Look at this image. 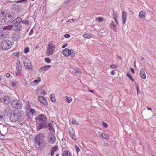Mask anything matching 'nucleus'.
<instances>
[{
    "label": "nucleus",
    "instance_id": "obj_1",
    "mask_svg": "<svg viewBox=\"0 0 156 156\" xmlns=\"http://www.w3.org/2000/svg\"><path fill=\"white\" fill-rule=\"evenodd\" d=\"M44 134L43 133L37 135L34 139L35 147L38 150H42L46 146V142L44 140Z\"/></svg>",
    "mask_w": 156,
    "mask_h": 156
},
{
    "label": "nucleus",
    "instance_id": "obj_2",
    "mask_svg": "<svg viewBox=\"0 0 156 156\" xmlns=\"http://www.w3.org/2000/svg\"><path fill=\"white\" fill-rule=\"evenodd\" d=\"M37 119L39 121V124H37V129L38 130L43 127L47 126L48 122L46 116L44 114H42L37 116Z\"/></svg>",
    "mask_w": 156,
    "mask_h": 156
},
{
    "label": "nucleus",
    "instance_id": "obj_3",
    "mask_svg": "<svg viewBox=\"0 0 156 156\" xmlns=\"http://www.w3.org/2000/svg\"><path fill=\"white\" fill-rule=\"evenodd\" d=\"M21 112L17 110L12 111L9 116V119L12 122H15L16 121H20L21 117Z\"/></svg>",
    "mask_w": 156,
    "mask_h": 156
},
{
    "label": "nucleus",
    "instance_id": "obj_4",
    "mask_svg": "<svg viewBox=\"0 0 156 156\" xmlns=\"http://www.w3.org/2000/svg\"><path fill=\"white\" fill-rule=\"evenodd\" d=\"M23 61L24 67L27 69L32 70L33 66L30 61L28 58L26 56L23 58Z\"/></svg>",
    "mask_w": 156,
    "mask_h": 156
},
{
    "label": "nucleus",
    "instance_id": "obj_5",
    "mask_svg": "<svg viewBox=\"0 0 156 156\" xmlns=\"http://www.w3.org/2000/svg\"><path fill=\"white\" fill-rule=\"evenodd\" d=\"M14 19V16L13 14L11 12H9L5 15L4 19V22L8 23H12Z\"/></svg>",
    "mask_w": 156,
    "mask_h": 156
},
{
    "label": "nucleus",
    "instance_id": "obj_6",
    "mask_svg": "<svg viewBox=\"0 0 156 156\" xmlns=\"http://www.w3.org/2000/svg\"><path fill=\"white\" fill-rule=\"evenodd\" d=\"M12 45V43L11 41L6 40L3 41L1 44L2 49L4 50H8L10 48Z\"/></svg>",
    "mask_w": 156,
    "mask_h": 156
},
{
    "label": "nucleus",
    "instance_id": "obj_7",
    "mask_svg": "<svg viewBox=\"0 0 156 156\" xmlns=\"http://www.w3.org/2000/svg\"><path fill=\"white\" fill-rule=\"evenodd\" d=\"M11 105L13 108L18 109H21L22 106V102L17 100H13L11 102Z\"/></svg>",
    "mask_w": 156,
    "mask_h": 156
},
{
    "label": "nucleus",
    "instance_id": "obj_8",
    "mask_svg": "<svg viewBox=\"0 0 156 156\" xmlns=\"http://www.w3.org/2000/svg\"><path fill=\"white\" fill-rule=\"evenodd\" d=\"M47 141L49 143L53 144L56 141V139L54 135L51 133H49L47 136Z\"/></svg>",
    "mask_w": 156,
    "mask_h": 156
},
{
    "label": "nucleus",
    "instance_id": "obj_9",
    "mask_svg": "<svg viewBox=\"0 0 156 156\" xmlns=\"http://www.w3.org/2000/svg\"><path fill=\"white\" fill-rule=\"evenodd\" d=\"M1 98V102L4 104H8L10 101V97L8 95H2Z\"/></svg>",
    "mask_w": 156,
    "mask_h": 156
},
{
    "label": "nucleus",
    "instance_id": "obj_10",
    "mask_svg": "<svg viewBox=\"0 0 156 156\" xmlns=\"http://www.w3.org/2000/svg\"><path fill=\"white\" fill-rule=\"evenodd\" d=\"M13 24L11 27H12L14 30L16 31H18L20 30L22 28V26L20 23H12Z\"/></svg>",
    "mask_w": 156,
    "mask_h": 156
},
{
    "label": "nucleus",
    "instance_id": "obj_11",
    "mask_svg": "<svg viewBox=\"0 0 156 156\" xmlns=\"http://www.w3.org/2000/svg\"><path fill=\"white\" fill-rule=\"evenodd\" d=\"M73 51H71L68 48H65L63 51V54L66 56H68L71 55L73 53Z\"/></svg>",
    "mask_w": 156,
    "mask_h": 156
},
{
    "label": "nucleus",
    "instance_id": "obj_12",
    "mask_svg": "<svg viewBox=\"0 0 156 156\" xmlns=\"http://www.w3.org/2000/svg\"><path fill=\"white\" fill-rule=\"evenodd\" d=\"M38 100L40 103L43 104L44 106H47L48 105L47 101L44 97L41 96H39Z\"/></svg>",
    "mask_w": 156,
    "mask_h": 156
},
{
    "label": "nucleus",
    "instance_id": "obj_13",
    "mask_svg": "<svg viewBox=\"0 0 156 156\" xmlns=\"http://www.w3.org/2000/svg\"><path fill=\"white\" fill-rule=\"evenodd\" d=\"M51 67V66L50 65L42 66L40 68L39 71L40 73H44L45 71H47Z\"/></svg>",
    "mask_w": 156,
    "mask_h": 156
},
{
    "label": "nucleus",
    "instance_id": "obj_14",
    "mask_svg": "<svg viewBox=\"0 0 156 156\" xmlns=\"http://www.w3.org/2000/svg\"><path fill=\"white\" fill-rule=\"evenodd\" d=\"M16 69L18 71H21L22 69L21 62L20 60H18L16 63Z\"/></svg>",
    "mask_w": 156,
    "mask_h": 156
},
{
    "label": "nucleus",
    "instance_id": "obj_15",
    "mask_svg": "<svg viewBox=\"0 0 156 156\" xmlns=\"http://www.w3.org/2000/svg\"><path fill=\"white\" fill-rule=\"evenodd\" d=\"M126 12L124 11L122 12V22L123 25H124L126 22L127 18V14Z\"/></svg>",
    "mask_w": 156,
    "mask_h": 156
},
{
    "label": "nucleus",
    "instance_id": "obj_16",
    "mask_svg": "<svg viewBox=\"0 0 156 156\" xmlns=\"http://www.w3.org/2000/svg\"><path fill=\"white\" fill-rule=\"evenodd\" d=\"M141 77L143 79H145L146 78V74L145 73L144 70L143 68L140 69V73Z\"/></svg>",
    "mask_w": 156,
    "mask_h": 156
},
{
    "label": "nucleus",
    "instance_id": "obj_17",
    "mask_svg": "<svg viewBox=\"0 0 156 156\" xmlns=\"http://www.w3.org/2000/svg\"><path fill=\"white\" fill-rule=\"evenodd\" d=\"M5 10L2 9L0 10V21H2L4 19L5 16Z\"/></svg>",
    "mask_w": 156,
    "mask_h": 156
},
{
    "label": "nucleus",
    "instance_id": "obj_18",
    "mask_svg": "<svg viewBox=\"0 0 156 156\" xmlns=\"http://www.w3.org/2000/svg\"><path fill=\"white\" fill-rule=\"evenodd\" d=\"M55 49L48 48L46 55L48 56L50 55H52L54 52Z\"/></svg>",
    "mask_w": 156,
    "mask_h": 156
},
{
    "label": "nucleus",
    "instance_id": "obj_19",
    "mask_svg": "<svg viewBox=\"0 0 156 156\" xmlns=\"http://www.w3.org/2000/svg\"><path fill=\"white\" fill-rule=\"evenodd\" d=\"M58 150V146H55L53 147L51 149L50 153L51 156H53L54 155V153L55 151Z\"/></svg>",
    "mask_w": 156,
    "mask_h": 156
},
{
    "label": "nucleus",
    "instance_id": "obj_20",
    "mask_svg": "<svg viewBox=\"0 0 156 156\" xmlns=\"http://www.w3.org/2000/svg\"><path fill=\"white\" fill-rule=\"evenodd\" d=\"M11 111V107L9 106H6L4 110L6 115H7Z\"/></svg>",
    "mask_w": 156,
    "mask_h": 156
},
{
    "label": "nucleus",
    "instance_id": "obj_21",
    "mask_svg": "<svg viewBox=\"0 0 156 156\" xmlns=\"http://www.w3.org/2000/svg\"><path fill=\"white\" fill-rule=\"evenodd\" d=\"M22 19L20 17H18L16 19L12 21V23H21Z\"/></svg>",
    "mask_w": 156,
    "mask_h": 156
},
{
    "label": "nucleus",
    "instance_id": "obj_22",
    "mask_svg": "<svg viewBox=\"0 0 156 156\" xmlns=\"http://www.w3.org/2000/svg\"><path fill=\"white\" fill-rule=\"evenodd\" d=\"M62 156H72L71 153L68 151H64L62 154Z\"/></svg>",
    "mask_w": 156,
    "mask_h": 156
},
{
    "label": "nucleus",
    "instance_id": "obj_23",
    "mask_svg": "<svg viewBox=\"0 0 156 156\" xmlns=\"http://www.w3.org/2000/svg\"><path fill=\"white\" fill-rule=\"evenodd\" d=\"M48 47L49 48L55 49V45H54L52 43L49 42L48 44Z\"/></svg>",
    "mask_w": 156,
    "mask_h": 156
},
{
    "label": "nucleus",
    "instance_id": "obj_24",
    "mask_svg": "<svg viewBox=\"0 0 156 156\" xmlns=\"http://www.w3.org/2000/svg\"><path fill=\"white\" fill-rule=\"evenodd\" d=\"M92 35L90 33L84 34L83 35V37L86 38H89L92 37Z\"/></svg>",
    "mask_w": 156,
    "mask_h": 156
},
{
    "label": "nucleus",
    "instance_id": "obj_25",
    "mask_svg": "<svg viewBox=\"0 0 156 156\" xmlns=\"http://www.w3.org/2000/svg\"><path fill=\"white\" fill-rule=\"evenodd\" d=\"M4 30H3L0 32V39L3 38L6 36V34L5 33Z\"/></svg>",
    "mask_w": 156,
    "mask_h": 156
},
{
    "label": "nucleus",
    "instance_id": "obj_26",
    "mask_svg": "<svg viewBox=\"0 0 156 156\" xmlns=\"http://www.w3.org/2000/svg\"><path fill=\"white\" fill-rule=\"evenodd\" d=\"M145 13L142 11H140L139 13V16L141 18H145Z\"/></svg>",
    "mask_w": 156,
    "mask_h": 156
},
{
    "label": "nucleus",
    "instance_id": "obj_27",
    "mask_svg": "<svg viewBox=\"0 0 156 156\" xmlns=\"http://www.w3.org/2000/svg\"><path fill=\"white\" fill-rule=\"evenodd\" d=\"M28 0H21L18 1H16L15 0H14L13 1H11V2H16L18 3H22L23 2H24V3H26L27 2Z\"/></svg>",
    "mask_w": 156,
    "mask_h": 156
},
{
    "label": "nucleus",
    "instance_id": "obj_28",
    "mask_svg": "<svg viewBox=\"0 0 156 156\" xmlns=\"http://www.w3.org/2000/svg\"><path fill=\"white\" fill-rule=\"evenodd\" d=\"M66 101L68 103H70L72 101V99L70 97H69L68 96H66Z\"/></svg>",
    "mask_w": 156,
    "mask_h": 156
},
{
    "label": "nucleus",
    "instance_id": "obj_29",
    "mask_svg": "<svg viewBox=\"0 0 156 156\" xmlns=\"http://www.w3.org/2000/svg\"><path fill=\"white\" fill-rule=\"evenodd\" d=\"M98 135L99 137H101L104 139L105 137L104 135H105V133H103L102 132L99 131L98 132Z\"/></svg>",
    "mask_w": 156,
    "mask_h": 156
},
{
    "label": "nucleus",
    "instance_id": "obj_30",
    "mask_svg": "<svg viewBox=\"0 0 156 156\" xmlns=\"http://www.w3.org/2000/svg\"><path fill=\"white\" fill-rule=\"evenodd\" d=\"M69 130L70 134L71 136L75 134L73 130V129L72 128H69Z\"/></svg>",
    "mask_w": 156,
    "mask_h": 156
},
{
    "label": "nucleus",
    "instance_id": "obj_31",
    "mask_svg": "<svg viewBox=\"0 0 156 156\" xmlns=\"http://www.w3.org/2000/svg\"><path fill=\"white\" fill-rule=\"evenodd\" d=\"M41 81V79L40 78H39V79L37 80H35L33 82V83H34V85H37L38 83L40 82Z\"/></svg>",
    "mask_w": 156,
    "mask_h": 156
},
{
    "label": "nucleus",
    "instance_id": "obj_32",
    "mask_svg": "<svg viewBox=\"0 0 156 156\" xmlns=\"http://www.w3.org/2000/svg\"><path fill=\"white\" fill-rule=\"evenodd\" d=\"M12 25H10L9 26L5 27L3 28V30H11L12 27H11Z\"/></svg>",
    "mask_w": 156,
    "mask_h": 156
},
{
    "label": "nucleus",
    "instance_id": "obj_33",
    "mask_svg": "<svg viewBox=\"0 0 156 156\" xmlns=\"http://www.w3.org/2000/svg\"><path fill=\"white\" fill-rule=\"evenodd\" d=\"M50 98L51 101L53 102H55L56 100L55 98L53 97L52 94H51L50 95Z\"/></svg>",
    "mask_w": 156,
    "mask_h": 156
},
{
    "label": "nucleus",
    "instance_id": "obj_34",
    "mask_svg": "<svg viewBox=\"0 0 156 156\" xmlns=\"http://www.w3.org/2000/svg\"><path fill=\"white\" fill-rule=\"evenodd\" d=\"M21 23L23 24L28 25L29 24V21L28 20L25 21L22 20Z\"/></svg>",
    "mask_w": 156,
    "mask_h": 156
},
{
    "label": "nucleus",
    "instance_id": "obj_35",
    "mask_svg": "<svg viewBox=\"0 0 156 156\" xmlns=\"http://www.w3.org/2000/svg\"><path fill=\"white\" fill-rule=\"evenodd\" d=\"M72 123L73 124L75 125L76 126L79 125L78 123H77L75 119H73L72 121Z\"/></svg>",
    "mask_w": 156,
    "mask_h": 156
},
{
    "label": "nucleus",
    "instance_id": "obj_36",
    "mask_svg": "<svg viewBox=\"0 0 156 156\" xmlns=\"http://www.w3.org/2000/svg\"><path fill=\"white\" fill-rule=\"evenodd\" d=\"M127 76L130 79L133 81H134V79L131 76L130 74H129L128 73H127Z\"/></svg>",
    "mask_w": 156,
    "mask_h": 156
},
{
    "label": "nucleus",
    "instance_id": "obj_37",
    "mask_svg": "<svg viewBox=\"0 0 156 156\" xmlns=\"http://www.w3.org/2000/svg\"><path fill=\"white\" fill-rule=\"evenodd\" d=\"M45 61L48 63H50L51 62V60L49 58H45Z\"/></svg>",
    "mask_w": 156,
    "mask_h": 156
},
{
    "label": "nucleus",
    "instance_id": "obj_38",
    "mask_svg": "<svg viewBox=\"0 0 156 156\" xmlns=\"http://www.w3.org/2000/svg\"><path fill=\"white\" fill-rule=\"evenodd\" d=\"M112 28L113 29H115L116 27L114 23V22L113 21H112V23L111 24Z\"/></svg>",
    "mask_w": 156,
    "mask_h": 156
},
{
    "label": "nucleus",
    "instance_id": "obj_39",
    "mask_svg": "<svg viewBox=\"0 0 156 156\" xmlns=\"http://www.w3.org/2000/svg\"><path fill=\"white\" fill-rule=\"evenodd\" d=\"M35 110L32 108H31L29 110L28 113L33 114V113L35 112Z\"/></svg>",
    "mask_w": 156,
    "mask_h": 156
},
{
    "label": "nucleus",
    "instance_id": "obj_40",
    "mask_svg": "<svg viewBox=\"0 0 156 156\" xmlns=\"http://www.w3.org/2000/svg\"><path fill=\"white\" fill-rule=\"evenodd\" d=\"M75 147L77 153L79 152L80 151V149L79 147L78 146L76 145L75 146Z\"/></svg>",
    "mask_w": 156,
    "mask_h": 156
},
{
    "label": "nucleus",
    "instance_id": "obj_41",
    "mask_svg": "<svg viewBox=\"0 0 156 156\" xmlns=\"http://www.w3.org/2000/svg\"><path fill=\"white\" fill-rule=\"evenodd\" d=\"M96 20L98 22H102L103 21V19L102 17H99L96 19Z\"/></svg>",
    "mask_w": 156,
    "mask_h": 156
},
{
    "label": "nucleus",
    "instance_id": "obj_42",
    "mask_svg": "<svg viewBox=\"0 0 156 156\" xmlns=\"http://www.w3.org/2000/svg\"><path fill=\"white\" fill-rule=\"evenodd\" d=\"M74 72L75 73H79V69L77 68H75L73 70Z\"/></svg>",
    "mask_w": 156,
    "mask_h": 156
},
{
    "label": "nucleus",
    "instance_id": "obj_43",
    "mask_svg": "<svg viewBox=\"0 0 156 156\" xmlns=\"http://www.w3.org/2000/svg\"><path fill=\"white\" fill-rule=\"evenodd\" d=\"M29 51V48L28 47H26L24 49V52L25 53H27Z\"/></svg>",
    "mask_w": 156,
    "mask_h": 156
},
{
    "label": "nucleus",
    "instance_id": "obj_44",
    "mask_svg": "<svg viewBox=\"0 0 156 156\" xmlns=\"http://www.w3.org/2000/svg\"><path fill=\"white\" fill-rule=\"evenodd\" d=\"M102 124L103 126L105 128H106L108 127V126L107 123L104 122H102Z\"/></svg>",
    "mask_w": 156,
    "mask_h": 156
},
{
    "label": "nucleus",
    "instance_id": "obj_45",
    "mask_svg": "<svg viewBox=\"0 0 156 156\" xmlns=\"http://www.w3.org/2000/svg\"><path fill=\"white\" fill-rule=\"evenodd\" d=\"M27 115L29 118L30 119H32L33 118V115L32 114H27Z\"/></svg>",
    "mask_w": 156,
    "mask_h": 156
},
{
    "label": "nucleus",
    "instance_id": "obj_46",
    "mask_svg": "<svg viewBox=\"0 0 156 156\" xmlns=\"http://www.w3.org/2000/svg\"><path fill=\"white\" fill-rule=\"evenodd\" d=\"M21 71H18L17 72H16V76L17 77L18 76H20V73H21Z\"/></svg>",
    "mask_w": 156,
    "mask_h": 156
},
{
    "label": "nucleus",
    "instance_id": "obj_47",
    "mask_svg": "<svg viewBox=\"0 0 156 156\" xmlns=\"http://www.w3.org/2000/svg\"><path fill=\"white\" fill-rule=\"evenodd\" d=\"M117 67L115 64L112 65L110 66V68L112 69H115Z\"/></svg>",
    "mask_w": 156,
    "mask_h": 156
},
{
    "label": "nucleus",
    "instance_id": "obj_48",
    "mask_svg": "<svg viewBox=\"0 0 156 156\" xmlns=\"http://www.w3.org/2000/svg\"><path fill=\"white\" fill-rule=\"evenodd\" d=\"M34 33V31H33V28H32L30 30L29 34V35H30V36H31V35H32L33 33Z\"/></svg>",
    "mask_w": 156,
    "mask_h": 156
},
{
    "label": "nucleus",
    "instance_id": "obj_49",
    "mask_svg": "<svg viewBox=\"0 0 156 156\" xmlns=\"http://www.w3.org/2000/svg\"><path fill=\"white\" fill-rule=\"evenodd\" d=\"M70 36V35L69 34H65L64 35V37L65 38H69Z\"/></svg>",
    "mask_w": 156,
    "mask_h": 156
},
{
    "label": "nucleus",
    "instance_id": "obj_50",
    "mask_svg": "<svg viewBox=\"0 0 156 156\" xmlns=\"http://www.w3.org/2000/svg\"><path fill=\"white\" fill-rule=\"evenodd\" d=\"M71 137L73 140H76V136L75 134H74V135L72 136Z\"/></svg>",
    "mask_w": 156,
    "mask_h": 156
},
{
    "label": "nucleus",
    "instance_id": "obj_51",
    "mask_svg": "<svg viewBox=\"0 0 156 156\" xmlns=\"http://www.w3.org/2000/svg\"><path fill=\"white\" fill-rule=\"evenodd\" d=\"M71 137L73 140H76V136L75 134H74V135L72 136Z\"/></svg>",
    "mask_w": 156,
    "mask_h": 156
},
{
    "label": "nucleus",
    "instance_id": "obj_52",
    "mask_svg": "<svg viewBox=\"0 0 156 156\" xmlns=\"http://www.w3.org/2000/svg\"><path fill=\"white\" fill-rule=\"evenodd\" d=\"M104 136H105V137H104V139H105L106 140H107L109 138V136H108V135H105H105H104Z\"/></svg>",
    "mask_w": 156,
    "mask_h": 156
},
{
    "label": "nucleus",
    "instance_id": "obj_53",
    "mask_svg": "<svg viewBox=\"0 0 156 156\" xmlns=\"http://www.w3.org/2000/svg\"><path fill=\"white\" fill-rule=\"evenodd\" d=\"M12 86L13 87H15L16 85V83L14 81H12Z\"/></svg>",
    "mask_w": 156,
    "mask_h": 156
},
{
    "label": "nucleus",
    "instance_id": "obj_54",
    "mask_svg": "<svg viewBox=\"0 0 156 156\" xmlns=\"http://www.w3.org/2000/svg\"><path fill=\"white\" fill-rule=\"evenodd\" d=\"M114 20L115 22L116 23V24H118V21H117V17H114Z\"/></svg>",
    "mask_w": 156,
    "mask_h": 156
},
{
    "label": "nucleus",
    "instance_id": "obj_55",
    "mask_svg": "<svg viewBox=\"0 0 156 156\" xmlns=\"http://www.w3.org/2000/svg\"><path fill=\"white\" fill-rule=\"evenodd\" d=\"M3 23L1 21H0V29L3 27Z\"/></svg>",
    "mask_w": 156,
    "mask_h": 156
},
{
    "label": "nucleus",
    "instance_id": "obj_56",
    "mask_svg": "<svg viewBox=\"0 0 156 156\" xmlns=\"http://www.w3.org/2000/svg\"><path fill=\"white\" fill-rule=\"evenodd\" d=\"M115 74V72L114 70L111 71V74L112 75H114Z\"/></svg>",
    "mask_w": 156,
    "mask_h": 156
},
{
    "label": "nucleus",
    "instance_id": "obj_57",
    "mask_svg": "<svg viewBox=\"0 0 156 156\" xmlns=\"http://www.w3.org/2000/svg\"><path fill=\"white\" fill-rule=\"evenodd\" d=\"M5 75L7 77H9L10 76V74L9 73H6Z\"/></svg>",
    "mask_w": 156,
    "mask_h": 156
},
{
    "label": "nucleus",
    "instance_id": "obj_58",
    "mask_svg": "<svg viewBox=\"0 0 156 156\" xmlns=\"http://www.w3.org/2000/svg\"><path fill=\"white\" fill-rule=\"evenodd\" d=\"M130 70H131L132 73H134V70L131 67L130 68Z\"/></svg>",
    "mask_w": 156,
    "mask_h": 156
},
{
    "label": "nucleus",
    "instance_id": "obj_59",
    "mask_svg": "<svg viewBox=\"0 0 156 156\" xmlns=\"http://www.w3.org/2000/svg\"><path fill=\"white\" fill-rule=\"evenodd\" d=\"M68 45V44H65L64 45H63L62 47V48H65V47H66L67 45Z\"/></svg>",
    "mask_w": 156,
    "mask_h": 156
},
{
    "label": "nucleus",
    "instance_id": "obj_60",
    "mask_svg": "<svg viewBox=\"0 0 156 156\" xmlns=\"http://www.w3.org/2000/svg\"><path fill=\"white\" fill-rule=\"evenodd\" d=\"M4 138L2 134H0V140Z\"/></svg>",
    "mask_w": 156,
    "mask_h": 156
},
{
    "label": "nucleus",
    "instance_id": "obj_61",
    "mask_svg": "<svg viewBox=\"0 0 156 156\" xmlns=\"http://www.w3.org/2000/svg\"><path fill=\"white\" fill-rule=\"evenodd\" d=\"M36 16L35 13L34 14V15L32 16V17L34 19V20L36 19Z\"/></svg>",
    "mask_w": 156,
    "mask_h": 156
},
{
    "label": "nucleus",
    "instance_id": "obj_62",
    "mask_svg": "<svg viewBox=\"0 0 156 156\" xmlns=\"http://www.w3.org/2000/svg\"><path fill=\"white\" fill-rule=\"evenodd\" d=\"M69 0H65L64 2V3H67L69 1Z\"/></svg>",
    "mask_w": 156,
    "mask_h": 156
},
{
    "label": "nucleus",
    "instance_id": "obj_63",
    "mask_svg": "<svg viewBox=\"0 0 156 156\" xmlns=\"http://www.w3.org/2000/svg\"><path fill=\"white\" fill-rule=\"evenodd\" d=\"M3 119V116L2 115H1L0 116V120H2Z\"/></svg>",
    "mask_w": 156,
    "mask_h": 156
},
{
    "label": "nucleus",
    "instance_id": "obj_64",
    "mask_svg": "<svg viewBox=\"0 0 156 156\" xmlns=\"http://www.w3.org/2000/svg\"><path fill=\"white\" fill-rule=\"evenodd\" d=\"M12 55H14L15 56H16V55H17V53L16 52H14L13 53Z\"/></svg>",
    "mask_w": 156,
    "mask_h": 156
}]
</instances>
